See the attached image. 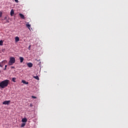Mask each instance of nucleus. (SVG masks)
Returning <instances> with one entry per match:
<instances>
[{"instance_id":"0eeeda50","label":"nucleus","mask_w":128,"mask_h":128,"mask_svg":"<svg viewBox=\"0 0 128 128\" xmlns=\"http://www.w3.org/2000/svg\"><path fill=\"white\" fill-rule=\"evenodd\" d=\"M27 66H28V68H32V63H30V62L28 63Z\"/></svg>"},{"instance_id":"412c9836","label":"nucleus","mask_w":128,"mask_h":128,"mask_svg":"<svg viewBox=\"0 0 128 128\" xmlns=\"http://www.w3.org/2000/svg\"><path fill=\"white\" fill-rule=\"evenodd\" d=\"M32 98H36V96H32Z\"/></svg>"},{"instance_id":"9d476101","label":"nucleus","mask_w":128,"mask_h":128,"mask_svg":"<svg viewBox=\"0 0 128 128\" xmlns=\"http://www.w3.org/2000/svg\"><path fill=\"white\" fill-rule=\"evenodd\" d=\"M22 82L24 84H28V82H26L24 80H22Z\"/></svg>"},{"instance_id":"dca6fc26","label":"nucleus","mask_w":128,"mask_h":128,"mask_svg":"<svg viewBox=\"0 0 128 128\" xmlns=\"http://www.w3.org/2000/svg\"><path fill=\"white\" fill-rule=\"evenodd\" d=\"M2 16V12L0 11V18Z\"/></svg>"},{"instance_id":"f8f14e48","label":"nucleus","mask_w":128,"mask_h":128,"mask_svg":"<svg viewBox=\"0 0 128 128\" xmlns=\"http://www.w3.org/2000/svg\"><path fill=\"white\" fill-rule=\"evenodd\" d=\"M20 62H24V58L22 56L20 57Z\"/></svg>"},{"instance_id":"a211bd4d","label":"nucleus","mask_w":128,"mask_h":128,"mask_svg":"<svg viewBox=\"0 0 128 128\" xmlns=\"http://www.w3.org/2000/svg\"><path fill=\"white\" fill-rule=\"evenodd\" d=\"M24 126H26V124L25 123H22L21 124V128H24Z\"/></svg>"},{"instance_id":"9b49d317","label":"nucleus","mask_w":128,"mask_h":128,"mask_svg":"<svg viewBox=\"0 0 128 128\" xmlns=\"http://www.w3.org/2000/svg\"><path fill=\"white\" fill-rule=\"evenodd\" d=\"M26 28H28L29 30H30V24H26Z\"/></svg>"},{"instance_id":"4be33fe9","label":"nucleus","mask_w":128,"mask_h":128,"mask_svg":"<svg viewBox=\"0 0 128 128\" xmlns=\"http://www.w3.org/2000/svg\"><path fill=\"white\" fill-rule=\"evenodd\" d=\"M14 2H18V0H14Z\"/></svg>"},{"instance_id":"f3484780","label":"nucleus","mask_w":128,"mask_h":128,"mask_svg":"<svg viewBox=\"0 0 128 128\" xmlns=\"http://www.w3.org/2000/svg\"><path fill=\"white\" fill-rule=\"evenodd\" d=\"M4 44V42H2V40H0V46H2Z\"/></svg>"},{"instance_id":"b1692460","label":"nucleus","mask_w":128,"mask_h":128,"mask_svg":"<svg viewBox=\"0 0 128 128\" xmlns=\"http://www.w3.org/2000/svg\"><path fill=\"white\" fill-rule=\"evenodd\" d=\"M30 106L31 108H32V104H30Z\"/></svg>"},{"instance_id":"cd10ccee","label":"nucleus","mask_w":128,"mask_h":128,"mask_svg":"<svg viewBox=\"0 0 128 128\" xmlns=\"http://www.w3.org/2000/svg\"><path fill=\"white\" fill-rule=\"evenodd\" d=\"M0 72H2V71L0 70Z\"/></svg>"},{"instance_id":"39448f33","label":"nucleus","mask_w":128,"mask_h":128,"mask_svg":"<svg viewBox=\"0 0 128 128\" xmlns=\"http://www.w3.org/2000/svg\"><path fill=\"white\" fill-rule=\"evenodd\" d=\"M10 24V18H8V19L6 20V21L4 22V24Z\"/></svg>"},{"instance_id":"bb28decb","label":"nucleus","mask_w":128,"mask_h":128,"mask_svg":"<svg viewBox=\"0 0 128 128\" xmlns=\"http://www.w3.org/2000/svg\"><path fill=\"white\" fill-rule=\"evenodd\" d=\"M37 60V62H38V60Z\"/></svg>"},{"instance_id":"4468645a","label":"nucleus","mask_w":128,"mask_h":128,"mask_svg":"<svg viewBox=\"0 0 128 128\" xmlns=\"http://www.w3.org/2000/svg\"><path fill=\"white\" fill-rule=\"evenodd\" d=\"M16 78H12V82H16Z\"/></svg>"},{"instance_id":"ddd939ff","label":"nucleus","mask_w":128,"mask_h":128,"mask_svg":"<svg viewBox=\"0 0 128 128\" xmlns=\"http://www.w3.org/2000/svg\"><path fill=\"white\" fill-rule=\"evenodd\" d=\"M34 78H36V80H40V78H38V76H34Z\"/></svg>"},{"instance_id":"a878e982","label":"nucleus","mask_w":128,"mask_h":128,"mask_svg":"<svg viewBox=\"0 0 128 128\" xmlns=\"http://www.w3.org/2000/svg\"><path fill=\"white\" fill-rule=\"evenodd\" d=\"M6 70V68H4V70Z\"/></svg>"},{"instance_id":"423d86ee","label":"nucleus","mask_w":128,"mask_h":128,"mask_svg":"<svg viewBox=\"0 0 128 128\" xmlns=\"http://www.w3.org/2000/svg\"><path fill=\"white\" fill-rule=\"evenodd\" d=\"M14 14V10H12L10 11V16H12Z\"/></svg>"},{"instance_id":"7ed1b4c3","label":"nucleus","mask_w":128,"mask_h":128,"mask_svg":"<svg viewBox=\"0 0 128 128\" xmlns=\"http://www.w3.org/2000/svg\"><path fill=\"white\" fill-rule=\"evenodd\" d=\"M10 104V100H5L2 102L3 104Z\"/></svg>"},{"instance_id":"20e7f679","label":"nucleus","mask_w":128,"mask_h":128,"mask_svg":"<svg viewBox=\"0 0 128 128\" xmlns=\"http://www.w3.org/2000/svg\"><path fill=\"white\" fill-rule=\"evenodd\" d=\"M20 16V18H22V20H24L25 18H24V16L22 14H19Z\"/></svg>"},{"instance_id":"f03ea898","label":"nucleus","mask_w":128,"mask_h":128,"mask_svg":"<svg viewBox=\"0 0 128 128\" xmlns=\"http://www.w3.org/2000/svg\"><path fill=\"white\" fill-rule=\"evenodd\" d=\"M14 62H16V58L14 57H11L8 62V65L12 66Z\"/></svg>"},{"instance_id":"aec40b11","label":"nucleus","mask_w":128,"mask_h":128,"mask_svg":"<svg viewBox=\"0 0 128 128\" xmlns=\"http://www.w3.org/2000/svg\"><path fill=\"white\" fill-rule=\"evenodd\" d=\"M8 20V18L6 16H5L4 18V20Z\"/></svg>"},{"instance_id":"393cba45","label":"nucleus","mask_w":128,"mask_h":128,"mask_svg":"<svg viewBox=\"0 0 128 128\" xmlns=\"http://www.w3.org/2000/svg\"><path fill=\"white\" fill-rule=\"evenodd\" d=\"M8 68V65L5 66V68Z\"/></svg>"},{"instance_id":"6e6552de","label":"nucleus","mask_w":128,"mask_h":128,"mask_svg":"<svg viewBox=\"0 0 128 128\" xmlns=\"http://www.w3.org/2000/svg\"><path fill=\"white\" fill-rule=\"evenodd\" d=\"M15 40L16 42H20V38H18V36H16L15 38Z\"/></svg>"},{"instance_id":"2eb2a0df","label":"nucleus","mask_w":128,"mask_h":128,"mask_svg":"<svg viewBox=\"0 0 128 128\" xmlns=\"http://www.w3.org/2000/svg\"><path fill=\"white\" fill-rule=\"evenodd\" d=\"M7 62H8V61H6V60H4L2 62V63L4 64H6Z\"/></svg>"},{"instance_id":"1a4fd4ad","label":"nucleus","mask_w":128,"mask_h":128,"mask_svg":"<svg viewBox=\"0 0 128 128\" xmlns=\"http://www.w3.org/2000/svg\"><path fill=\"white\" fill-rule=\"evenodd\" d=\"M22 122H28V119L26 118H24L22 119Z\"/></svg>"},{"instance_id":"6ab92c4d","label":"nucleus","mask_w":128,"mask_h":128,"mask_svg":"<svg viewBox=\"0 0 128 128\" xmlns=\"http://www.w3.org/2000/svg\"><path fill=\"white\" fill-rule=\"evenodd\" d=\"M4 64H2V63L0 62V68H2V66H4Z\"/></svg>"},{"instance_id":"5701e85b","label":"nucleus","mask_w":128,"mask_h":128,"mask_svg":"<svg viewBox=\"0 0 128 128\" xmlns=\"http://www.w3.org/2000/svg\"><path fill=\"white\" fill-rule=\"evenodd\" d=\"M11 68H14V66H11Z\"/></svg>"},{"instance_id":"f257e3e1","label":"nucleus","mask_w":128,"mask_h":128,"mask_svg":"<svg viewBox=\"0 0 128 128\" xmlns=\"http://www.w3.org/2000/svg\"><path fill=\"white\" fill-rule=\"evenodd\" d=\"M8 82H10V80H6L2 81L0 82V88H6L8 86Z\"/></svg>"}]
</instances>
